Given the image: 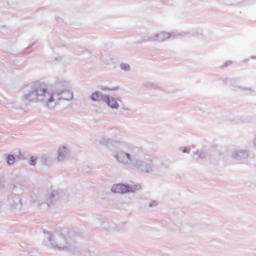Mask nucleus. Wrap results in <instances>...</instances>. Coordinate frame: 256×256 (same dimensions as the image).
Instances as JSON below:
<instances>
[{
	"label": "nucleus",
	"mask_w": 256,
	"mask_h": 256,
	"mask_svg": "<svg viewBox=\"0 0 256 256\" xmlns=\"http://www.w3.org/2000/svg\"><path fill=\"white\" fill-rule=\"evenodd\" d=\"M36 95L39 101H42L43 103H46V105H49L50 103H53V101H55V97H57L59 94H53L51 92H48L47 89H45L44 87H40L36 89Z\"/></svg>",
	"instance_id": "1"
},
{
	"label": "nucleus",
	"mask_w": 256,
	"mask_h": 256,
	"mask_svg": "<svg viewBox=\"0 0 256 256\" xmlns=\"http://www.w3.org/2000/svg\"><path fill=\"white\" fill-rule=\"evenodd\" d=\"M130 189L129 186L125 184H116L112 187V193H129Z\"/></svg>",
	"instance_id": "2"
},
{
	"label": "nucleus",
	"mask_w": 256,
	"mask_h": 256,
	"mask_svg": "<svg viewBox=\"0 0 256 256\" xmlns=\"http://www.w3.org/2000/svg\"><path fill=\"white\" fill-rule=\"evenodd\" d=\"M104 101L112 109H117L119 107V103H117V100H115V98H111L109 96H105L104 97Z\"/></svg>",
	"instance_id": "3"
},
{
	"label": "nucleus",
	"mask_w": 256,
	"mask_h": 256,
	"mask_svg": "<svg viewBox=\"0 0 256 256\" xmlns=\"http://www.w3.org/2000/svg\"><path fill=\"white\" fill-rule=\"evenodd\" d=\"M61 97L59 99H64L65 101H69V99H73V93L69 90L63 91L61 94Z\"/></svg>",
	"instance_id": "4"
},
{
	"label": "nucleus",
	"mask_w": 256,
	"mask_h": 256,
	"mask_svg": "<svg viewBox=\"0 0 256 256\" xmlns=\"http://www.w3.org/2000/svg\"><path fill=\"white\" fill-rule=\"evenodd\" d=\"M101 93L94 92L91 96L92 101H101Z\"/></svg>",
	"instance_id": "5"
},
{
	"label": "nucleus",
	"mask_w": 256,
	"mask_h": 256,
	"mask_svg": "<svg viewBox=\"0 0 256 256\" xmlns=\"http://www.w3.org/2000/svg\"><path fill=\"white\" fill-rule=\"evenodd\" d=\"M129 159H131V157L129 156V154H121V155H120V161H121V163H127V161H129Z\"/></svg>",
	"instance_id": "6"
},
{
	"label": "nucleus",
	"mask_w": 256,
	"mask_h": 256,
	"mask_svg": "<svg viewBox=\"0 0 256 256\" xmlns=\"http://www.w3.org/2000/svg\"><path fill=\"white\" fill-rule=\"evenodd\" d=\"M7 163L8 165H13L15 163V156L13 155H8L7 157Z\"/></svg>",
	"instance_id": "7"
},
{
	"label": "nucleus",
	"mask_w": 256,
	"mask_h": 256,
	"mask_svg": "<svg viewBox=\"0 0 256 256\" xmlns=\"http://www.w3.org/2000/svg\"><path fill=\"white\" fill-rule=\"evenodd\" d=\"M36 162H37V158L35 157L30 158V165H35Z\"/></svg>",
	"instance_id": "8"
},
{
	"label": "nucleus",
	"mask_w": 256,
	"mask_h": 256,
	"mask_svg": "<svg viewBox=\"0 0 256 256\" xmlns=\"http://www.w3.org/2000/svg\"><path fill=\"white\" fill-rule=\"evenodd\" d=\"M63 156V152H59V159Z\"/></svg>",
	"instance_id": "9"
}]
</instances>
